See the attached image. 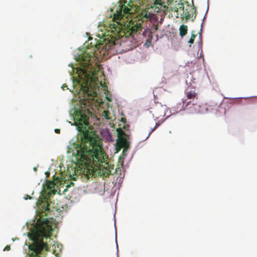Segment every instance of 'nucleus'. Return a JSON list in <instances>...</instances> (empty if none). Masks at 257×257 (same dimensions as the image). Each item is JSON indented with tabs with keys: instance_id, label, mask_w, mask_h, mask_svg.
Wrapping results in <instances>:
<instances>
[{
	"instance_id": "7",
	"label": "nucleus",
	"mask_w": 257,
	"mask_h": 257,
	"mask_svg": "<svg viewBox=\"0 0 257 257\" xmlns=\"http://www.w3.org/2000/svg\"><path fill=\"white\" fill-rule=\"evenodd\" d=\"M178 15H181L182 21H184V23H187L192 17V14L188 11L187 10H186L185 12H182L178 13Z\"/></svg>"
},
{
	"instance_id": "15",
	"label": "nucleus",
	"mask_w": 257,
	"mask_h": 257,
	"mask_svg": "<svg viewBox=\"0 0 257 257\" xmlns=\"http://www.w3.org/2000/svg\"><path fill=\"white\" fill-rule=\"evenodd\" d=\"M184 100H185V106H189L191 105L192 103V99H191V97H188L186 99L184 98Z\"/></svg>"
},
{
	"instance_id": "48",
	"label": "nucleus",
	"mask_w": 257,
	"mask_h": 257,
	"mask_svg": "<svg viewBox=\"0 0 257 257\" xmlns=\"http://www.w3.org/2000/svg\"><path fill=\"white\" fill-rule=\"evenodd\" d=\"M167 32H168L169 34H171V32L170 31H167Z\"/></svg>"
},
{
	"instance_id": "16",
	"label": "nucleus",
	"mask_w": 257,
	"mask_h": 257,
	"mask_svg": "<svg viewBox=\"0 0 257 257\" xmlns=\"http://www.w3.org/2000/svg\"><path fill=\"white\" fill-rule=\"evenodd\" d=\"M114 227H115V244H116V249H117L116 255H117V257H119V256H118V244H117V242L116 228L115 224V223H114Z\"/></svg>"
},
{
	"instance_id": "2",
	"label": "nucleus",
	"mask_w": 257,
	"mask_h": 257,
	"mask_svg": "<svg viewBox=\"0 0 257 257\" xmlns=\"http://www.w3.org/2000/svg\"><path fill=\"white\" fill-rule=\"evenodd\" d=\"M88 45L86 42L83 43L82 48H79V52L77 53V61H80L79 69L84 82L91 88L104 87L102 74L98 67L99 58L92 49L88 51Z\"/></svg>"
},
{
	"instance_id": "20",
	"label": "nucleus",
	"mask_w": 257,
	"mask_h": 257,
	"mask_svg": "<svg viewBox=\"0 0 257 257\" xmlns=\"http://www.w3.org/2000/svg\"><path fill=\"white\" fill-rule=\"evenodd\" d=\"M196 94L194 91L191 90L190 91L187 92V97L188 98L191 97Z\"/></svg>"
},
{
	"instance_id": "36",
	"label": "nucleus",
	"mask_w": 257,
	"mask_h": 257,
	"mask_svg": "<svg viewBox=\"0 0 257 257\" xmlns=\"http://www.w3.org/2000/svg\"><path fill=\"white\" fill-rule=\"evenodd\" d=\"M68 66L71 67L72 68V69L74 70V68H73V66H74V64L73 63H70L68 64Z\"/></svg>"
},
{
	"instance_id": "12",
	"label": "nucleus",
	"mask_w": 257,
	"mask_h": 257,
	"mask_svg": "<svg viewBox=\"0 0 257 257\" xmlns=\"http://www.w3.org/2000/svg\"><path fill=\"white\" fill-rule=\"evenodd\" d=\"M129 148L128 149H126V148H124L122 150V152L121 154V155L119 157L118 159H119V161L120 162H122V164H123V163H124V159L125 158V157L127 156V152H128V150Z\"/></svg>"
},
{
	"instance_id": "8",
	"label": "nucleus",
	"mask_w": 257,
	"mask_h": 257,
	"mask_svg": "<svg viewBox=\"0 0 257 257\" xmlns=\"http://www.w3.org/2000/svg\"><path fill=\"white\" fill-rule=\"evenodd\" d=\"M61 88L63 89V90H65V89H69L74 94V97L73 98L77 97L84 98L87 101V102H88L87 97L85 96H84L82 94H80V93H78L75 95V93L74 92V90L69 89L68 87V85L66 84H62Z\"/></svg>"
},
{
	"instance_id": "3",
	"label": "nucleus",
	"mask_w": 257,
	"mask_h": 257,
	"mask_svg": "<svg viewBox=\"0 0 257 257\" xmlns=\"http://www.w3.org/2000/svg\"><path fill=\"white\" fill-rule=\"evenodd\" d=\"M88 102L84 98L81 97L72 98L70 102L71 109L69 111V114L70 119L73 120V122L68 120H67L66 122L71 125H75L78 132L79 130H84L87 125V119L82 109L87 107Z\"/></svg>"
},
{
	"instance_id": "34",
	"label": "nucleus",
	"mask_w": 257,
	"mask_h": 257,
	"mask_svg": "<svg viewBox=\"0 0 257 257\" xmlns=\"http://www.w3.org/2000/svg\"><path fill=\"white\" fill-rule=\"evenodd\" d=\"M29 225H30V223H29V222H28V221H27V222H26L25 225L23 226V228H24V227H25V226H27V228H28V227H29Z\"/></svg>"
},
{
	"instance_id": "28",
	"label": "nucleus",
	"mask_w": 257,
	"mask_h": 257,
	"mask_svg": "<svg viewBox=\"0 0 257 257\" xmlns=\"http://www.w3.org/2000/svg\"><path fill=\"white\" fill-rule=\"evenodd\" d=\"M176 39V37L174 34L170 37V41L172 43L173 41Z\"/></svg>"
},
{
	"instance_id": "9",
	"label": "nucleus",
	"mask_w": 257,
	"mask_h": 257,
	"mask_svg": "<svg viewBox=\"0 0 257 257\" xmlns=\"http://www.w3.org/2000/svg\"><path fill=\"white\" fill-rule=\"evenodd\" d=\"M179 31L180 36L181 38H183L187 34L188 26L184 24L181 25L179 28Z\"/></svg>"
},
{
	"instance_id": "38",
	"label": "nucleus",
	"mask_w": 257,
	"mask_h": 257,
	"mask_svg": "<svg viewBox=\"0 0 257 257\" xmlns=\"http://www.w3.org/2000/svg\"><path fill=\"white\" fill-rule=\"evenodd\" d=\"M50 172L49 171H46L45 172V174H46V176H48L50 175Z\"/></svg>"
},
{
	"instance_id": "5",
	"label": "nucleus",
	"mask_w": 257,
	"mask_h": 257,
	"mask_svg": "<svg viewBox=\"0 0 257 257\" xmlns=\"http://www.w3.org/2000/svg\"><path fill=\"white\" fill-rule=\"evenodd\" d=\"M78 138L77 137L75 141L74 140V139H72L70 142V145L68 146V151L72 150L73 148L78 155L84 156L89 152V148L84 140H81L78 142Z\"/></svg>"
},
{
	"instance_id": "11",
	"label": "nucleus",
	"mask_w": 257,
	"mask_h": 257,
	"mask_svg": "<svg viewBox=\"0 0 257 257\" xmlns=\"http://www.w3.org/2000/svg\"><path fill=\"white\" fill-rule=\"evenodd\" d=\"M168 117V116L166 118H165V119H163V118H161V119H160L156 123V124L155 125V126L153 127V128H151V131L149 132L148 136L146 137V138L144 140V141L146 140L150 136V134L154 131L155 130V129L157 127H158V126L160 125L161 124H162L163 122H164L166 119Z\"/></svg>"
},
{
	"instance_id": "37",
	"label": "nucleus",
	"mask_w": 257,
	"mask_h": 257,
	"mask_svg": "<svg viewBox=\"0 0 257 257\" xmlns=\"http://www.w3.org/2000/svg\"><path fill=\"white\" fill-rule=\"evenodd\" d=\"M172 11H174V12H177L178 11V8L177 7H174L172 8Z\"/></svg>"
},
{
	"instance_id": "19",
	"label": "nucleus",
	"mask_w": 257,
	"mask_h": 257,
	"mask_svg": "<svg viewBox=\"0 0 257 257\" xmlns=\"http://www.w3.org/2000/svg\"><path fill=\"white\" fill-rule=\"evenodd\" d=\"M203 42L202 41H199L198 42V51L201 50V53L200 55V57L202 56V47Z\"/></svg>"
},
{
	"instance_id": "22",
	"label": "nucleus",
	"mask_w": 257,
	"mask_h": 257,
	"mask_svg": "<svg viewBox=\"0 0 257 257\" xmlns=\"http://www.w3.org/2000/svg\"><path fill=\"white\" fill-rule=\"evenodd\" d=\"M151 42L149 40L147 39L144 44V46L148 48L151 46Z\"/></svg>"
},
{
	"instance_id": "51",
	"label": "nucleus",
	"mask_w": 257,
	"mask_h": 257,
	"mask_svg": "<svg viewBox=\"0 0 257 257\" xmlns=\"http://www.w3.org/2000/svg\"><path fill=\"white\" fill-rule=\"evenodd\" d=\"M59 245H58V246H57V247H58V248L59 247Z\"/></svg>"
},
{
	"instance_id": "1",
	"label": "nucleus",
	"mask_w": 257,
	"mask_h": 257,
	"mask_svg": "<svg viewBox=\"0 0 257 257\" xmlns=\"http://www.w3.org/2000/svg\"><path fill=\"white\" fill-rule=\"evenodd\" d=\"M41 204L42 214L33 223L31 232L23 233L24 236L27 234L33 242L32 244L26 241L25 243L28 247L30 257H43L51 251V244L47 240L53 233L54 224L62 218V216L59 217V215L63 211L53 206L54 204L48 197L44 196Z\"/></svg>"
},
{
	"instance_id": "47",
	"label": "nucleus",
	"mask_w": 257,
	"mask_h": 257,
	"mask_svg": "<svg viewBox=\"0 0 257 257\" xmlns=\"http://www.w3.org/2000/svg\"><path fill=\"white\" fill-rule=\"evenodd\" d=\"M186 84L188 85V80H186Z\"/></svg>"
},
{
	"instance_id": "30",
	"label": "nucleus",
	"mask_w": 257,
	"mask_h": 257,
	"mask_svg": "<svg viewBox=\"0 0 257 257\" xmlns=\"http://www.w3.org/2000/svg\"><path fill=\"white\" fill-rule=\"evenodd\" d=\"M192 106H197V101L194 99H192V103L191 104Z\"/></svg>"
},
{
	"instance_id": "27",
	"label": "nucleus",
	"mask_w": 257,
	"mask_h": 257,
	"mask_svg": "<svg viewBox=\"0 0 257 257\" xmlns=\"http://www.w3.org/2000/svg\"><path fill=\"white\" fill-rule=\"evenodd\" d=\"M11 249V245H7L3 249V251H9Z\"/></svg>"
},
{
	"instance_id": "49",
	"label": "nucleus",
	"mask_w": 257,
	"mask_h": 257,
	"mask_svg": "<svg viewBox=\"0 0 257 257\" xmlns=\"http://www.w3.org/2000/svg\"><path fill=\"white\" fill-rule=\"evenodd\" d=\"M157 30H158V28H156L155 29V31H157Z\"/></svg>"
},
{
	"instance_id": "42",
	"label": "nucleus",
	"mask_w": 257,
	"mask_h": 257,
	"mask_svg": "<svg viewBox=\"0 0 257 257\" xmlns=\"http://www.w3.org/2000/svg\"><path fill=\"white\" fill-rule=\"evenodd\" d=\"M156 36V41L157 42L158 40V39H160V37H159L157 35Z\"/></svg>"
},
{
	"instance_id": "21",
	"label": "nucleus",
	"mask_w": 257,
	"mask_h": 257,
	"mask_svg": "<svg viewBox=\"0 0 257 257\" xmlns=\"http://www.w3.org/2000/svg\"><path fill=\"white\" fill-rule=\"evenodd\" d=\"M124 4H122L121 1L119 0L118 1L117 4L120 8H122V7H126L125 4L127 3V0H123Z\"/></svg>"
},
{
	"instance_id": "18",
	"label": "nucleus",
	"mask_w": 257,
	"mask_h": 257,
	"mask_svg": "<svg viewBox=\"0 0 257 257\" xmlns=\"http://www.w3.org/2000/svg\"><path fill=\"white\" fill-rule=\"evenodd\" d=\"M164 37H165L166 38L167 41H170V36L168 35V34L162 31L161 33V36H160V39H162Z\"/></svg>"
},
{
	"instance_id": "25",
	"label": "nucleus",
	"mask_w": 257,
	"mask_h": 257,
	"mask_svg": "<svg viewBox=\"0 0 257 257\" xmlns=\"http://www.w3.org/2000/svg\"><path fill=\"white\" fill-rule=\"evenodd\" d=\"M150 31V28H149V27H147L145 29L144 31V32H143V35H145V34H146V33H149Z\"/></svg>"
},
{
	"instance_id": "40",
	"label": "nucleus",
	"mask_w": 257,
	"mask_h": 257,
	"mask_svg": "<svg viewBox=\"0 0 257 257\" xmlns=\"http://www.w3.org/2000/svg\"><path fill=\"white\" fill-rule=\"evenodd\" d=\"M16 240H19V238H12V240L15 241Z\"/></svg>"
},
{
	"instance_id": "4",
	"label": "nucleus",
	"mask_w": 257,
	"mask_h": 257,
	"mask_svg": "<svg viewBox=\"0 0 257 257\" xmlns=\"http://www.w3.org/2000/svg\"><path fill=\"white\" fill-rule=\"evenodd\" d=\"M115 31H128L131 33H136L141 31L143 28L142 22L136 20L125 18L119 21L117 25H115Z\"/></svg>"
},
{
	"instance_id": "24",
	"label": "nucleus",
	"mask_w": 257,
	"mask_h": 257,
	"mask_svg": "<svg viewBox=\"0 0 257 257\" xmlns=\"http://www.w3.org/2000/svg\"><path fill=\"white\" fill-rule=\"evenodd\" d=\"M209 2L208 1V5H207V10L206 11V12H205V15L204 16V17L203 18L202 20V21L203 22V21H204L205 18H206V14L208 11V10H209Z\"/></svg>"
},
{
	"instance_id": "31",
	"label": "nucleus",
	"mask_w": 257,
	"mask_h": 257,
	"mask_svg": "<svg viewBox=\"0 0 257 257\" xmlns=\"http://www.w3.org/2000/svg\"><path fill=\"white\" fill-rule=\"evenodd\" d=\"M197 16H193V15H192V17L191 18V19H190L191 20V22H194L196 19Z\"/></svg>"
},
{
	"instance_id": "26",
	"label": "nucleus",
	"mask_w": 257,
	"mask_h": 257,
	"mask_svg": "<svg viewBox=\"0 0 257 257\" xmlns=\"http://www.w3.org/2000/svg\"><path fill=\"white\" fill-rule=\"evenodd\" d=\"M23 199L25 200H27L28 199H31L32 197H31L30 195H29L28 194H26V195H24V196L23 197Z\"/></svg>"
},
{
	"instance_id": "13",
	"label": "nucleus",
	"mask_w": 257,
	"mask_h": 257,
	"mask_svg": "<svg viewBox=\"0 0 257 257\" xmlns=\"http://www.w3.org/2000/svg\"><path fill=\"white\" fill-rule=\"evenodd\" d=\"M195 32L194 31H192L191 32V38L188 41V43L190 44L189 47H191V45L194 43V40L197 37V35L195 34Z\"/></svg>"
},
{
	"instance_id": "46",
	"label": "nucleus",
	"mask_w": 257,
	"mask_h": 257,
	"mask_svg": "<svg viewBox=\"0 0 257 257\" xmlns=\"http://www.w3.org/2000/svg\"><path fill=\"white\" fill-rule=\"evenodd\" d=\"M253 97V96H248V97H244V98H249V97Z\"/></svg>"
},
{
	"instance_id": "43",
	"label": "nucleus",
	"mask_w": 257,
	"mask_h": 257,
	"mask_svg": "<svg viewBox=\"0 0 257 257\" xmlns=\"http://www.w3.org/2000/svg\"><path fill=\"white\" fill-rule=\"evenodd\" d=\"M168 2L170 3V4H172V2H173V1L172 0H167Z\"/></svg>"
},
{
	"instance_id": "44",
	"label": "nucleus",
	"mask_w": 257,
	"mask_h": 257,
	"mask_svg": "<svg viewBox=\"0 0 257 257\" xmlns=\"http://www.w3.org/2000/svg\"><path fill=\"white\" fill-rule=\"evenodd\" d=\"M203 22H202V23L201 24L200 28H203Z\"/></svg>"
},
{
	"instance_id": "45",
	"label": "nucleus",
	"mask_w": 257,
	"mask_h": 257,
	"mask_svg": "<svg viewBox=\"0 0 257 257\" xmlns=\"http://www.w3.org/2000/svg\"><path fill=\"white\" fill-rule=\"evenodd\" d=\"M195 80V79H191V81H192L193 83H194V80Z\"/></svg>"
},
{
	"instance_id": "32",
	"label": "nucleus",
	"mask_w": 257,
	"mask_h": 257,
	"mask_svg": "<svg viewBox=\"0 0 257 257\" xmlns=\"http://www.w3.org/2000/svg\"><path fill=\"white\" fill-rule=\"evenodd\" d=\"M54 132L56 134H59L60 133V129L59 128H55Z\"/></svg>"
},
{
	"instance_id": "29",
	"label": "nucleus",
	"mask_w": 257,
	"mask_h": 257,
	"mask_svg": "<svg viewBox=\"0 0 257 257\" xmlns=\"http://www.w3.org/2000/svg\"><path fill=\"white\" fill-rule=\"evenodd\" d=\"M134 154H135V152L133 153V155H132V156L131 158V159H130V160H129L128 162V163L125 165V168H128L129 167V163L131 161V160H132V158H133V156H134Z\"/></svg>"
},
{
	"instance_id": "50",
	"label": "nucleus",
	"mask_w": 257,
	"mask_h": 257,
	"mask_svg": "<svg viewBox=\"0 0 257 257\" xmlns=\"http://www.w3.org/2000/svg\"><path fill=\"white\" fill-rule=\"evenodd\" d=\"M34 192L33 191V192H32V195H33V194H34Z\"/></svg>"
},
{
	"instance_id": "33",
	"label": "nucleus",
	"mask_w": 257,
	"mask_h": 257,
	"mask_svg": "<svg viewBox=\"0 0 257 257\" xmlns=\"http://www.w3.org/2000/svg\"><path fill=\"white\" fill-rule=\"evenodd\" d=\"M199 41H202V35L201 33H198Z\"/></svg>"
},
{
	"instance_id": "39",
	"label": "nucleus",
	"mask_w": 257,
	"mask_h": 257,
	"mask_svg": "<svg viewBox=\"0 0 257 257\" xmlns=\"http://www.w3.org/2000/svg\"><path fill=\"white\" fill-rule=\"evenodd\" d=\"M38 166H37V167H34L33 168L34 171H35L36 172L37 171V168H38Z\"/></svg>"
},
{
	"instance_id": "35",
	"label": "nucleus",
	"mask_w": 257,
	"mask_h": 257,
	"mask_svg": "<svg viewBox=\"0 0 257 257\" xmlns=\"http://www.w3.org/2000/svg\"><path fill=\"white\" fill-rule=\"evenodd\" d=\"M184 3L188 7L192 6L191 4H190L188 1H185Z\"/></svg>"
},
{
	"instance_id": "17",
	"label": "nucleus",
	"mask_w": 257,
	"mask_h": 257,
	"mask_svg": "<svg viewBox=\"0 0 257 257\" xmlns=\"http://www.w3.org/2000/svg\"><path fill=\"white\" fill-rule=\"evenodd\" d=\"M183 0H179V3L177 5L179 7V9L182 11V12H185L184 11V3L183 2Z\"/></svg>"
},
{
	"instance_id": "41",
	"label": "nucleus",
	"mask_w": 257,
	"mask_h": 257,
	"mask_svg": "<svg viewBox=\"0 0 257 257\" xmlns=\"http://www.w3.org/2000/svg\"><path fill=\"white\" fill-rule=\"evenodd\" d=\"M202 29H203V28H200V32H199V33H201V34H202Z\"/></svg>"
},
{
	"instance_id": "14",
	"label": "nucleus",
	"mask_w": 257,
	"mask_h": 257,
	"mask_svg": "<svg viewBox=\"0 0 257 257\" xmlns=\"http://www.w3.org/2000/svg\"><path fill=\"white\" fill-rule=\"evenodd\" d=\"M191 5H192L191 11H192V15H193V16H197V15L198 14L197 9V7L194 6V1H193V0L191 1Z\"/></svg>"
},
{
	"instance_id": "10",
	"label": "nucleus",
	"mask_w": 257,
	"mask_h": 257,
	"mask_svg": "<svg viewBox=\"0 0 257 257\" xmlns=\"http://www.w3.org/2000/svg\"><path fill=\"white\" fill-rule=\"evenodd\" d=\"M187 110L188 111V113H201V111L200 110V106H189L187 108Z\"/></svg>"
},
{
	"instance_id": "6",
	"label": "nucleus",
	"mask_w": 257,
	"mask_h": 257,
	"mask_svg": "<svg viewBox=\"0 0 257 257\" xmlns=\"http://www.w3.org/2000/svg\"><path fill=\"white\" fill-rule=\"evenodd\" d=\"M80 79H75V78L73 77H71V79L72 80V87L73 88H75L76 87H77L78 88H76V89H78V88L79 89V90L80 91H81L82 93H83L82 92V85L83 84H85L86 85V84L84 82V80L82 78V75L81 74V71H80Z\"/></svg>"
},
{
	"instance_id": "23",
	"label": "nucleus",
	"mask_w": 257,
	"mask_h": 257,
	"mask_svg": "<svg viewBox=\"0 0 257 257\" xmlns=\"http://www.w3.org/2000/svg\"><path fill=\"white\" fill-rule=\"evenodd\" d=\"M182 100L183 105L181 108V109H180L181 111H183V110H185L187 109V108L188 107V106H185V100H184V98H182Z\"/></svg>"
}]
</instances>
